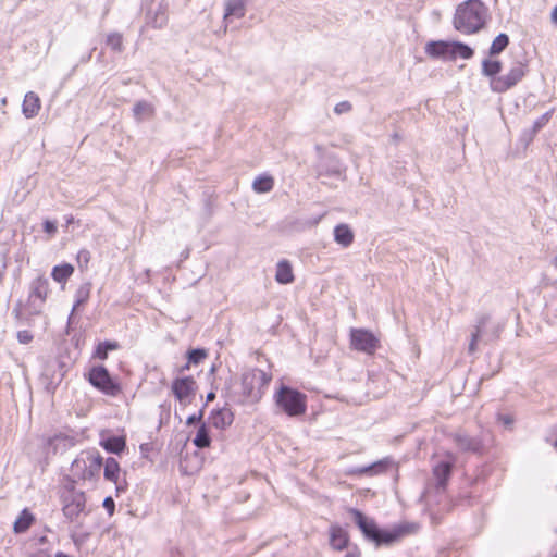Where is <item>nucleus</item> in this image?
Instances as JSON below:
<instances>
[{"instance_id":"obj_1","label":"nucleus","mask_w":557,"mask_h":557,"mask_svg":"<svg viewBox=\"0 0 557 557\" xmlns=\"http://www.w3.org/2000/svg\"><path fill=\"white\" fill-rule=\"evenodd\" d=\"M488 8L481 0H466L457 5L453 18L455 29L465 35L480 32L486 24Z\"/></svg>"},{"instance_id":"obj_2","label":"nucleus","mask_w":557,"mask_h":557,"mask_svg":"<svg viewBox=\"0 0 557 557\" xmlns=\"http://www.w3.org/2000/svg\"><path fill=\"white\" fill-rule=\"evenodd\" d=\"M350 512L363 535L376 545L393 544L406 533L405 528L401 525L395 527L392 530H381L372 519L367 518L359 510L351 509Z\"/></svg>"},{"instance_id":"obj_3","label":"nucleus","mask_w":557,"mask_h":557,"mask_svg":"<svg viewBox=\"0 0 557 557\" xmlns=\"http://www.w3.org/2000/svg\"><path fill=\"white\" fill-rule=\"evenodd\" d=\"M425 53L433 59L455 61L469 60L473 57V49L459 41L436 40L429 41L424 47Z\"/></svg>"},{"instance_id":"obj_4","label":"nucleus","mask_w":557,"mask_h":557,"mask_svg":"<svg viewBox=\"0 0 557 557\" xmlns=\"http://www.w3.org/2000/svg\"><path fill=\"white\" fill-rule=\"evenodd\" d=\"M274 400L276 407L288 417H299L307 410V396L286 385L275 392Z\"/></svg>"},{"instance_id":"obj_5","label":"nucleus","mask_w":557,"mask_h":557,"mask_svg":"<svg viewBox=\"0 0 557 557\" xmlns=\"http://www.w3.org/2000/svg\"><path fill=\"white\" fill-rule=\"evenodd\" d=\"M270 380L271 376L263 370L251 369L246 371L242 376L243 395L252 401L259 400Z\"/></svg>"},{"instance_id":"obj_6","label":"nucleus","mask_w":557,"mask_h":557,"mask_svg":"<svg viewBox=\"0 0 557 557\" xmlns=\"http://www.w3.org/2000/svg\"><path fill=\"white\" fill-rule=\"evenodd\" d=\"M528 73V65L523 62H516L510 70L490 81V88L494 92H505L515 87Z\"/></svg>"},{"instance_id":"obj_7","label":"nucleus","mask_w":557,"mask_h":557,"mask_svg":"<svg viewBox=\"0 0 557 557\" xmlns=\"http://www.w3.org/2000/svg\"><path fill=\"white\" fill-rule=\"evenodd\" d=\"M497 333L498 331L492 326L490 315L483 314L479 317L471 332V339L468 347L469 352L473 354L476 350L479 342L487 343L496 338Z\"/></svg>"},{"instance_id":"obj_8","label":"nucleus","mask_w":557,"mask_h":557,"mask_svg":"<svg viewBox=\"0 0 557 557\" xmlns=\"http://www.w3.org/2000/svg\"><path fill=\"white\" fill-rule=\"evenodd\" d=\"M145 25L156 29L168 24V3L165 0H149L145 3Z\"/></svg>"},{"instance_id":"obj_9","label":"nucleus","mask_w":557,"mask_h":557,"mask_svg":"<svg viewBox=\"0 0 557 557\" xmlns=\"http://www.w3.org/2000/svg\"><path fill=\"white\" fill-rule=\"evenodd\" d=\"M88 380L92 386L108 396H116L121 392L120 385L112 380L103 366L90 369Z\"/></svg>"},{"instance_id":"obj_10","label":"nucleus","mask_w":557,"mask_h":557,"mask_svg":"<svg viewBox=\"0 0 557 557\" xmlns=\"http://www.w3.org/2000/svg\"><path fill=\"white\" fill-rule=\"evenodd\" d=\"M86 496L81 491L70 490L63 496L62 511L66 519L74 521L85 512Z\"/></svg>"},{"instance_id":"obj_11","label":"nucleus","mask_w":557,"mask_h":557,"mask_svg":"<svg viewBox=\"0 0 557 557\" xmlns=\"http://www.w3.org/2000/svg\"><path fill=\"white\" fill-rule=\"evenodd\" d=\"M379 338L368 330L351 329L350 331V346L355 350L371 355L379 347Z\"/></svg>"},{"instance_id":"obj_12","label":"nucleus","mask_w":557,"mask_h":557,"mask_svg":"<svg viewBox=\"0 0 557 557\" xmlns=\"http://www.w3.org/2000/svg\"><path fill=\"white\" fill-rule=\"evenodd\" d=\"M82 466L85 470L82 473V479L92 480L98 476L102 467V458L98 453H88L86 458H77L72 463L73 472H77Z\"/></svg>"},{"instance_id":"obj_13","label":"nucleus","mask_w":557,"mask_h":557,"mask_svg":"<svg viewBox=\"0 0 557 557\" xmlns=\"http://www.w3.org/2000/svg\"><path fill=\"white\" fill-rule=\"evenodd\" d=\"M195 381L190 376L176 379L172 383V392L175 398L183 405L186 406L191 403L195 394Z\"/></svg>"},{"instance_id":"obj_14","label":"nucleus","mask_w":557,"mask_h":557,"mask_svg":"<svg viewBox=\"0 0 557 557\" xmlns=\"http://www.w3.org/2000/svg\"><path fill=\"white\" fill-rule=\"evenodd\" d=\"M455 459L451 455L447 454L438 458L433 465V475L437 480V485L444 487L451 471Z\"/></svg>"},{"instance_id":"obj_15","label":"nucleus","mask_w":557,"mask_h":557,"mask_svg":"<svg viewBox=\"0 0 557 557\" xmlns=\"http://www.w3.org/2000/svg\"><path fill=\"white\" fill-rule=\"evenodd\" d=\"M48 295V281L42 277H38L32 284V290L29 294V301L33 304L38 302L35 311L38 313L41 309L42 304L45 302Z\"/></svg>"},{"instance_id":"obj_16","label":"nucleus","mask_w":557,"mask_h":557,"mask_svg":"<svg viewBox=\"0 0 557 557\" xmlns=\"http://www.w3.org/2000/svg\"><path fill=\"white\" fill-rule=\"evenodd\" d=\"M246 4L244 0H226L223 20L227 25L233 20H239L245 16Z\"/></svg>"},{"instance_id":"obj_17","label":"nucleus","mask_w":557,"mask_h":557,"mask_svg":"<svg viewBox=\"0 0 557 557\" xmlns=\"http://www.w3.org/2000/svg\"><path fill=\"white\" fill-rule=\"evenodd\" d=\"M233 420L234 416L227 408L212 410L209 416V423L218 430H225L233 423Z\"/></svg>"},{"instance_id":"obj_18","label":"nucleus","mask_w":557,"mask_h":557,"mask_svg":"<svg viewBox=\"0 0 557 557\" xmlns=\"http://www.w3.org/2000/svg\"><path fill=\"white\" fill-rule=\"evenodd\" d=\"M330 545L335 550H344L348 547L349 536L345 529L339 525H332L329 530Z\"/></svg>"},{"instance_id":"obj_19","label":"nucleus","mask_w":557,"mask_h":557,"mask_svg":"<svg viewBox=\"0 0 557 557\" xmlns=\"http://www.w3.org/2000/svg\"><path fill=\"white\" fill-rule=\"evenodd\" d=\"M41 108V101L37 94L28 91L22 103V113L26 119L35 117Z\"/></svg>"},{"instance_id":"obj_20","label":"nucleus","mask_w":557,"mask_h":557,"mask_svg":"<svg viewBox=\"0 0 557 557\" xmlns=\"http://www.w3.org/2000/svg\"><path fill=\"white\" fill-rule=\"evenodd\" d=\"M293 267L287 260H280L276 264L275 280L280 284H290L294 281Z\"/></svg>"},{"instance_id":"obj_21","label":"nucleus","mask_w":557,"mask_h":557,"mask_svg":"<svg viewBox=\"0 0 557 557\" xmlns=\"http://www.w3.org/2000/svg\"><path fill=\"white\" fill-rule=\"evenodd\" d=\"M334 240L342 247H348L354 242V233L347 224H338L334 228Z\"/></svg>"},{"instance_id":"obj_22","label":"nucleus","mask_w":557,"mask_h":557,"mask_svg":"<svg viewBox=\"0 0 557 557\" xmlns=\"http://www.w3.org/2000/svg\"><path fill=\"white\" fill-rule=\"evenodd\" d=\"M73 273H74V267L72 264L62 263V264L53 267L51 276L55 282L65 284L66 281L72 276Z\"/></svg>"},{"instance_id":"obj_23","label":"nucleus","mask_w":557,"mask_h":557,"mask_svg":"<svg viewBox=\"0 0 557 557\" xmlns=\"http://www.w3.org/2000/svg\"><path fill=\"white\" fill-rule=\"evenodd\" d=\"M274 186V178L269 174L257 176L252 183V189L258 194L269 193Z\"/></svg>"},{"instance_id":"obj_24","label":"nucleus","mask_w":557,"mask_h":557,"mask_svg":"<svg viewBox=\"0 0 557 557\" xmlns=\"http://www.w3.org/2000/svg\"><path fill=\"white\" fill-rule=\"evenodd\" d=\"M120 466L116 459L108 458L104 463V478L115 484H117L120 479Z\"/></svg>"},{"instance_id":"obj_25","label":"nucleus","mask_w":557,"mask_h":557,"mask_svg":"<svg viewBox=\"0 0 557 557\" xmlns=\"http://www.w3.org/2000/svg\"><path fill=\"white\" fill-rule=\"evenodd\" d=\"M193 443L198 448H207L211 444L209 429L205 423H201L196 432Z\"/></svg>"},{"instance_id":"obj_26","label":"nucleus","mask_w":557,"mask_h":557,"mask_svg":"<svg viewBox=\"0 0 557 557\" xmlns=\"http://www.w3.org/2000/svg\"><path fill=\"white\" fill-rule=\"evenodd\" d=\"M502 71V62L498 60L485 59L482 62V74L490 77V81L498 77Z\"/></svg>"},{"instance_id":"obj_27","label":"nucleus","mask_w":557,"mask_h":557,"mask_svg":"<svg viewBox=\"0 0 557 557\" xmlns=\"http://www.w3.org/2000/svg\"><path fill=\"white\" fill-rule=\"evenodd\" d=\"M101 445L107 451L119 454L125 448V440L121 436H112L103 440Z\"/></svg>"},{"instance_id":"obj_28","label":"nucleus","mask_w":557,"mask_h":557,"mask_svg":"<svg viewBox=\"0 0 557 557\" xmlns=\"http://www.w3.org/2000/svg\"><path fill=\"white\" fill-rule=\"evenodd\" d=\"M133 113L136 120L143 121L145 119H148L152 116L153 114V107L151 103L147 101H138L135 103L133 108Z\"/></svg>"},{"instance_id":"obj_29","label":"nucleus","mask_w":557,"mask_h":557,"mask_svg":"<svg viewBox=\"0 0 557 557\" xmlns=\"http://www.w3.org/2000/svg\"><path fill=\"white\" fill-rule=\"evenodd\" d=\"M34 521V517L30 512H28L26 509H24L18 518L14 522V532L15 533H23L29 529Z\"/></svg>"},{"instance_id":"obj_30","label":"nucleus","mask_w":557,"mask_h":557,"mask_svg":"<svg viewBox=\"0 0 557 557\" xmlns=\"http://www.w3.org/2000/svg\"><path fill=\"white\" fill-rule=\"evenodd\" d=\"M119 345L115 342H101L97 345L94 357L100 360L108 358V351L117 349Z\"/></svg>"},{"instance_id":"obj_31","label":"nucleus","mask_w":557,"mask_h":557,"mask_svg":"<svg viewBox=\"0 0 557 557\" xmlns=\"http://www.w3.org/2000/svg\"><path fill=\"white\" fill-rule=\"evenodd\" d=\"M509 44V37L506 34H499L493 40L490 47V54L496 55L503 52Z\"/></svg>"},{"instance_id":"obj_32","label":"nucleus","mask_w":557,"mask_h":557,"mask_svg":"<svg viewBox=\"0 0 557 557\" xmlns=\"http://www.w3.org/2000/svg\"><path fill=\"white\" fill-rule=\"evenodd\" d=\"M456 444L463 450H476L479 448V442L467 435L458 434L455 437Z\"/></svg>"},{"instance_id":"obj_33","label":"nucleus","mask_w":557,"mask_h":557,"mask_svg":"<svg viewBox=\"0 0 557 557\" xmlns=\"http://www.w3.org/2000/svg\"><path fill=\"white\" fill-rule=\"evenodd\" d=\"M90 295V285L85 284L79 286L75 294V304L72 309V313L78 308L81 305L85 304Z\"/></svg>"},{"instance_id":"obj_34","label":"nucleus","mask_w":557,"mask_h":557,"mask_svg":"<svg viewBox=\"0 0 557 557\" xmlns=\"http://www.w3.org/2000/svg\"><path fill=\"white\" fill-rule=\"evenodd\" d=\"M389 463H391V461L388 459H383V460L372 463L371 466L360 468L358 470V472L359 473L377 474V473L384 472Z\"/></svg>"},{"instance_id":"obj_35","label":"nucleus","mask_w":557,"mask_h":557,"mask_svg":"<svg viewBox=\"0 0 557 557\" xmlns=\"http://www.w3.org/2000/svg\"><path fill=\"white\" fill-rule=\"evenodd\" d=\"M123 38L119 33H111L107 36V45L114 51L122 50Z\"/></svg>"},{"instance_id":"obj_36","label":"nucleus","mask_w":557,"mask_h":557,"mask_svg":"<svg viewBox=\"0 0 557 557\" xmlns=\"http://www.w3.org/2000/svg\"><path fill=\"white\" fill-rule=\"evenodd\" d=\"M552 114H553V111L550 110V111L545 112L539 119H536L533 124V132L536 133L541 128H543L549 122Z\"/></svg>"},{"instance_id":"obj_37","label":"nucleus","mask_w":557,"mask_h":557,"mask_svg":"<svg viewBox=\"0 0 557 557\" xmlns=\"http://www.w3.org/2000/svg\"><path fill=\"white\" fill-rule=\"evenodd\" d=\"M206 357V352L202 349H194L188 354V360L193 363H198Z\"/></svg>"},{"instance_id":"obj_38","label":"nucleus","mask_w":557,"mask_h":557,"mask_svg":"<svg viewBox=\"0 0 557 557\" xmlns=\"http://www.w3.org/2000/svg\"><path fill=\"white\" fill-rule=\"evenodd\" d=\"M44 231L50 236H54L57 234L58 227L57 223L50 220H45L42 223Z\"/></svg>"},{"instance_id":"obj_39","label":"nucleus","mask_w":557,"mask_h":557,"mask_svg":"<svg viewBox=\"0 0 557 557\" xmlns=\"http://www.w3.org/2000/svg\"><path fill=\"white\" fill-rule=\"evenodd\" d=\"M546 442L557 451V425L550 429L546 435Z\"/></svg>"},{"instance_id":"obj_40","label":"nucleus","mask_w":557,"mask_h":557,"mask_svg":"<svg viewBox=\"0 0 557 557\" xmlns=\"http://www.w3.org/2000/svg\"><path fill=\"white\" fill-rule=\"evenodd\" d=\"M17 339L22 344H28L33 339V335L28 331H20L17 333Z\"/></svg>"},{"instance_id":"obj_41","label":"nucleus","mask_w":557,"mask_h":557,"mask_svg":"<svg viewBox=\"0 0 557 557\" xmlns=\"http://www.w3.org/2000/svg\"><path fill=\"white\" fill-rule=\"evenodd\" d=\"M103 507L108 510L109 516L114 513L115 504L112 497H106L103 500Z\"/></svg>"},{"instance_id":"obj_42","label":"nucleus","mask_w":557,"mask_h":557,"mask_svg":"<svg viewBox=\"0 0 557 557\" xmlns=\"http://www.w3.org/2000/svg\"><path fill=\"white\" fill-rule=\"evenodd\" d=\"M350 108H351L350 103L344 101V102L336 104L335 112L339 114V113L349 111Z\"/></svg>"},{"instance_id":"obj_43","label":"nucleus","mask_w":557,"mask_h":557,"mask_svg":"<svg viewBox=\"0 0 557 557\" xmlns=\"http://www.w3.org/2000/svg\"><path fill=\"white\" fill-rule=\"evenodd\" d=\"M201 419H202V411H199L197 414L189 416L186 420V423L188 425H190V424L201 421Z\"/></svg>"},{"instance_id":"obj_44","label":"nucleus","mask_w":557,"mask_h":557,"mask_svg":"<svg viewBox=\"0 0 557 557\" xmlns=\"http://www.w3.org/2000/svg\"><path fill=\"white\" fill-rule=\"evenodd\" d=\"M89 257H90V255H89V251H87V250H81V251L77 253V260H78V262H81V261L83 260V261L85 262V264H87V263H88V261H89Z\"/></svg>"},{"instance_id":"obj_45","label":"nucleus","mask_w":557,"mask_h":557,"mask_svg":"<svg viewBox=\"0 0 557 557\" xmlns=\"http://www.w3.org/2000/svg\"><path fill=\"white\" fill-rule=\"evenodd\" d=\"M498 419L505 426H510L513 422L512 418L508 414L499 416Z\"/></svg>"},{"instance_id":"obj_46","label":"nucleus","mask_w":557,"mask_h":557,"mask_svg":"<svg viewBox=\"0 0 557 557\" xmlns=\"http://www.w3.org/2000/svg\"><path fill=\"white\" fill-rule=\"evenodd\" d=\"M29 557H51V555L47 550L39 549L32 554Z\"/></svg>"},{"instance_id":"obj_47","label":"nucleus","mask_w":557,"mask_h":557,"mask_svg":"<svg viewBox=\"0 0 557 557\" xmlns=\"http://www.w3.org/2000/svg\"><path fill=\"white\" fill-rule=\"evenodd\" d=\"M550 21H552L553 24L557 25V4L552 10Z\"/></svg>"},{"instance_id":"obj_48","label":"nucleus","mask_w":557,"mask_h":557,"mask_svg":"<svg viewBox=\"0 0 557 557\" xmlns=\"http://www.w3.org/2000/svg\"><path fill=\"white\" fill-rule=\"evenodd\" d=\"M345 557H359V552L356 548L350 549Z\"/></svg>"},{"instance_id":"obj_49","label":"nucleus","mask_w":557,"mask_h":557,"mask_svg":"<svg viewBox=\"0 0 557 557\" xmlns=\"http://www.w3.org/2000/svg\"><path fill=\"white\" fill-rule=\"evenodd\" d=\"M213 398H214V394L213 393L208 394V396H207L208 400H212Z\"/></svg>"},{"instance_id":"obj_50","label":"nucleus","mask_w":557,"mask_h":557,"mask_svg":"<svg viewBox=\"0 0 557 557\" xmlns=\"http://www.w3.org/2000/svg\"><path fill=\"white\" fill-rule=\"evenodd\" d=\"M552 264L557 268V256L553 259Z\"/></svg>"},{"instance_id":"obj_51","label":"nucleus","mask_w":557,"mask_h":557,"mask_svg":"<svg viewBox=\"0 0 557 557\" xmlns=\"http://www.w3.org/2000/svg\"><path fill=\"white\" fill-rule=\"evenodd\" d=\"M66 221H67V223H72L73 222V216L72 215L69 216Z\"/></svg>"}]
</instances>
